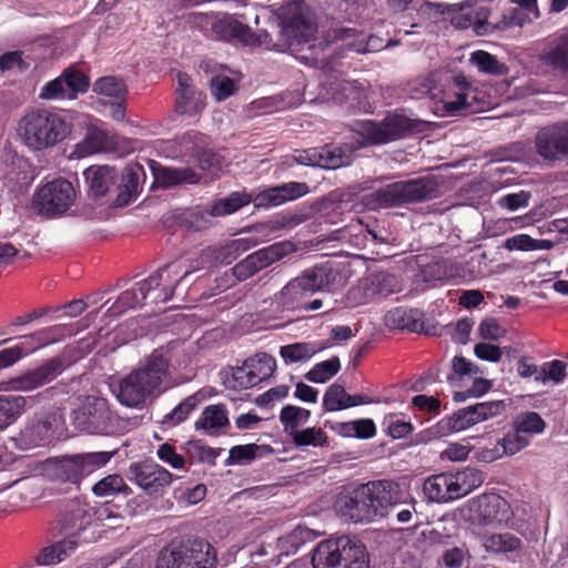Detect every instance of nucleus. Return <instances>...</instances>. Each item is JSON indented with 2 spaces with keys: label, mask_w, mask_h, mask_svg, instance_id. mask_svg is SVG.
<instances>
[{
  "label": "nucleus",
  "mask_w": 568,
  "mask_h": 568,
  "mask_svg": "<svg viewBox=\"0 0 568 568\" xmlns=\"http://www.w3.org/2000/svg\"><path fill=\"white\" fill-rule=\"evenodd\" d=\"M422 124V121L399 113H390L379 122L369 120L356 122L353 131L362 138L358 145L343 143L318 148L320 168L335 170L349 165L356 149L385 144L400 139L408 133L419 131Z\"/></svg>",
  "instance_id": "nucleus-1"
},
{
  "label": "nucleus",
  "mask_w": 568,
  "mask_h": 568,
  "mask_svg": "<svg viewBox=\"0 0 568 568\" xmlns=\"http://www.w3.org/2000/svg\"><path fill=\"white\" fill-rule=\"evenodd\" d=\"M170 357L162 349L153 351L136 369L124 376L115 390L118 400L131 408H141L145 402L166 389Z\"/></svg>",
  "instance_id": "nucleus-2"
},
{
  "label": "nucleus",
  "mask_w": 568,
  "mask_h": 568,
  "mask_svg": "<svg viewBox=\"0 0 568 568\" xmlns=\"http://www.w3.org/2000/svg\"><path fill=\"white\" fill-rule=\"evenodd\" d=\"M84 176L90 194L100 197L114 193V203L124 206L139 195L142 189L141 180L145 173L142 165L132 163L121 174L109 165L90 166L84 171Z\"/></svg>",
  "instance_id": "nucleus-3"
},
{
  "label": "nucleus",
  "mask_w": 568,
  "mask_h": 568,
  "mask_svg": "<svg viewBox=\"0 0 568 568\" xmlns=\"http://www.w3.org/2000/svg\"><path fill=\"white\" fill-rule=\"evenodd\" d=\"M71 131V125L58 113L47 109H31L18 124V132L26 145L33 150L53 146Z\"/></svg>",
  "instance_id": "nucleus-4"
},
{
  "label": "nucleus",
  "mask_w": 568,
  "mask_h": 568,
  "mask_svg": "<svg viewBox=\"0 0 568 568\" xmlns=\"http://www.w3.org/2000/svg\"><path fill=\"white\" fill-rule=\"evenodd\" d=\"M282 51H300L301 45L314 39L317 31L315 13L303 0H287L278 9Z\"/></svg>",
  "instance_id": "nucleus-5"
},
{
  "label": "nucleus",
  "mask_w": 568,
  "mask_h": 568,
  "mask_svg": "<svg viewBox=\"0 0 568 568\" xmlns=\"http://www.w3.org/2000/svg\"><path fill=\"white\" fill-rule=\"evenodd\" d=\"M217 551L207 540L190 537L163 547L155 568H216Z\"/></svg>",
  "instance_id": "nucleus-6"
},
{
  "label": "nucleus",
  "mask_w": 568,
  "mask_h": 568,
  "mask_svg": "<svg viewBox=\"0 0 568 568\" xmlns=\"http://www.w3.org/2000/svg\"><path fill=\"white\" fill-rule=\"evenodd\" d=\"M338 273L329 263L305 270L292 278L277 294L276 300L283 310H301L305 298L317 291L329 288L337 280Z\"/></svg>",
  "instance_id": "nucleus-7"
},
{
  "label": "nucleus",
  "mask_w": 568,
  "mask_h": 568,
  "mask_svg": "<svg viewBox=\"0 0 568 568\" xmlns=\"http://www.w3.org/2000/svg\"><path fill=\"white\" fill-rule=\"evenodd\" d=\"M314 568H369L365 545L348 536L321 541L312 557Z\"/></svg>",
  "instance_id": "nucleus-8"
},
{
  "label": "nucleus",
  "mask_w": 568,
  "mask_h": 568,
  "mask_svg": "<svg viewBox=\"0 0 568 568\" xmlns=\"http://www.w3.org/2000/svg\"><path fill=\"white\" fill-rule=\"evenodd\" d=\"M439 183L435 176H423L387 184L374 193L376 202L384 207L425 202L438 195Z\"/></svg>",
  "instance_id": "nucleus-9"
},
{
  "label": "nucleus",
  "mask_w": 568,
  "mask_h": 568,
  "mask_svg": "<svg viewBox=\"0 0 568 568\" xmlns=\"http://www.w3.org/2000/svg\"><path fill=\"white\" fill-rule=\"evenodd\" d=\"M74 410V420L81 430L90 434L105 435L112 432L113 413L106 398L87 395Z\"/></svg>",
  "instance_id": "nucleus-10"
},
{
  "label": "nucleus",
  "mask_w": 568,
  "mask_h": 568,
  "mask_svg": "<svg viewBox=\"0 0 568 568\" xmlns=\"http://www.w3.org/2000/svg\"><path fill=\"white\" fill-rule=\"evenodd\" d=\"M75 190L65 179H55L42 185L33 196V205L48 217L65 213L75 201Z\"/></svg>",
  "instance_id": "nucleus-11"
},
{
  "label": "nucleus",
  "mask_w": 568,
  "mask_h": 568,
  "mask_svg": "<svg viewBox=\"0 0 568 568\" xmlns=\"http://www.w3.org/2000/svg\"><path fill=\"white\" fill-rule=\"evenodd\" d=\"M189 274L190 271H183L179 263H169L139 282L138 291L142 298H150L155 304L164 303L173 296L178 284Z\"/></svg>",
  "instance_id": "nucleus-12"
},
{
  "label": "nucleus",
  "mask_w": 568,
  "mask_h": 568,
  "mask_svg": "<svg viewBox=\"0 0 568 568\" xmlns=\"http://www.w3.org/2000/svg\"><path fill=\"white\" fill-rule=\"evenodd\" d=\"M505 400L481 402L467 406L444 418L437 424V433L446 435L450 432H460L478 423L500 416L506 412Z\"/></svg>",
  "instance_id": "nucleus-13"
},
{
  "label": "nucleus",
  "mask_w": 568,
  "mask_h": 568,
  "mask_svg": "<svg viewBox=\"0 0 568 568\" xmlns=\"http://www.w3.org/2000/svg\"><path fill=\"white\" fill-rule=\"evenodd\" d=\"M534 149L546 164H555L567 160L568 120L541 126L535 134Z\"/></svg>",
  "instance_id": "nucleus-14"
},
{
  "label": "nucleus",
  "mask_w": 568,
  "mask_h": 568,
  "mask_svg": "<svg viewBox=\"0 0 568 568\" xmlns=\"http://www.w3.org/2000/svg\"><path fill=\"white\" fill-rule=\"evenodd\" d=\"M111 456L112 454L108 452H97L63 457L55 464V477L63 481L79 484L83 477L104 466Z\"/></svg>",
  "instance_id": "nucleus-15"
},
{
  "label": "nucleus",
  "mask_w": 568,
  "mask_h": 568,
  "mask_svg": "<svg viewBox=\"0 0 568 568\" xmlns=\"http://www.w3.org/2000/svg\"><path fill=\"white\" fill-rule=\"evenodd\" d=\"M373 520L388 516L389 511L404 503V491L398 483L389 479L371 480L363 484Z\"/></svg>",
  "instance_id": "nucleus-16"
},
{
  "label": "nucleus",
  "mask_w": 568,
  "mask_h": 568,
  "mask_svg": "<svg viewBox=\"0 0 568 568\" xmlns=\"http://www.w3.org/2000/svg\"><path fill=\"white\" fill-rule=\"evenodd\" d=\"M191 21L201 28L210 26L212 38L217 40L230 41L236 39L243 43L254 41V34L250 27L232 16L217 19L204 13H194L191 16Z\"/></svg>",
  "instance_id": "nucleus-17"
},
{
  "label": "nucleus",
  "mask_w": 568,
  "mask_h": 568,
  "mask_svg": "<svg viewBox=\"0 0 568 568\" xmlns=\"http://www.w3.org/2000/svg\"><path fill=\"white\" fill-rule=\"evenodd\" d=\"M469 511L474 524L497 526L508 520L509 505L497 494H483L469 501Z\"/></svg>",
  "instance_id": "nucleus-18"
},
{
  "label": "nucleus",
  "mask_w": 568,
  "mask_h": 568,
  "mask_svg": "<svg viewBox=\"0 0 568 568\" xmlns=\"http://www.w3.org/2000/svg\"><path fill=\"white\" fill-rule=\"evenodd\" d=\"M134 481L150 496H161L171 485L173 475L155 463H139L130 466Z\"/></svg>",
  "instance_id": "nucleus-19"
},
{
  "label": "nucleus",
  "mask_w": 568,
  "mask_h": 568,
  "mask_svg": "<svg viewBox=\"0 0 568 568\" xmlns=\"http://www.w3.org/2000/svg\"><path fill=\"white\" fill-rule=\"evenodd\" d=\"M206 95L196 88L187 73L179 72L175 88V112L180 115L194 116L206 106Z\"/></svg>",
  "instance_id": "nucleus-20"
},
{
  "label": "nucleus",
  "mask_w": 568,
  "mask_h": 568,
  "mask_svg": "<svg viewBox=\"0 0 568 568\" xmlns=\"http://www.w3.org/2000/svg\"><path fill=\"white\" fill-rule=\"evenodd\" d=\"M60 420L59 408L50 407L37 414L32 422L23 428L22 439L32 446H44L50 443Z\"/></svg>",
  "instance_id": "nucleus-21"
},
{
  "label": "nucleus",
  "mask_w": 568,
  "mask_h": 568,
  "mask_svg": "<svg viewBox=\"0 0 568 568\" xmlns=\"http://www.w3.org/2000/svg\"><path fill=\"white\" fill-rule=\"evenodd\" d=\"M334 508L342 517L351 521H374L363 484L348 494H339L334 503Z\"/></svg>",
  "instance_id": "nucleus-22"
},
{
  "label": "nucleus",
  "mask_w": 568,
  "mask_h": 568,
  "mask_svg": "<svg viewBox=\"0 0 568 568\" xmlns=\"http://www.w3.org/2000/svg\"><path fill=\"white\" fill-rule=\"evenodd\" d=\"M454 92L453 97L446 94L442 100L443 110L448 115H460L475 113V103L477 102L476 90L462 74L455 75L453 80Z\"/></svg>",
  "instance_id": "nucleus-23"
},
{
  "label": "nucleus",
  "mask_w": 568,
  "mask_h": 568,
  "mask_svg": "<svg viewBox=\"0 0 568 568\" xmlns=\"http://www.w3.org/2000/svg\"><path fill=\"white\" fill-rule=\"evenodd\" d=\"M63 368V363L60 358L53 357L40 366L27 371L24 374L11 381L12 388L16 390L31 392L50 382H52Z\"/></svg>",
  "instance_id": "nucleus-24"
},
{
  "label": "nucleus",
  "mask_w": 568,
  "mask_h": 568,
  "mask_svg": "<svg viewBox=\"0 0 568 568\" xmlns=\"http://www.w3.org/2000/svg\"><path fill=\"white\" fill-rule=\"evenodd\" d=\"M252 201L251 195L246 193L233 192L229 196L214 201L209 211L195 212L191 216L192 224L196 230L206 227V214L210 216H224L232 214L248 204Z\"/></svg>",
  "instance_id": "nucleus-25"
},
{
  "label": "nucleus",
  "mask_w": 568,
  "mask_h": 568,
  "mask_svg": "<svg viewBox=\"0 0 568 568\" xmlns=\"http://www.w3.org/2000/svg\"><path fill=\"white\" fill-rule=\"evenodd\" d=\"M150 166L155 182L162 189L174 187L184 183L195 184L200 181V174L189 166L170 168L155 161H151Z\"/></svg>",
  "instance_id": "nucleus-26"
},
{
  "label": "nucleus",
  "mask_w": 568,
  "mask_h": 568,
  "mask_svg": "<svg viewBox=\"0 0 568 568\" xmlns=\"http://www.w3.org/2000/svg\"><path fill=\"white\" fill-rule=\"evenodd\" d=\"M308 192L306 183L288 182L261 192L255 201L257 205L277 206L287 201L296 200Z\"/></svg>",
  "instance_id": "nucleus-27"
},
{
  "label": "nucleus",
  "mask_w": 568,
  "mask_h": 568,
  "mask_svg": "<svg viewBox=\"0 0 568 568\" xmlns=\"http://www.w3.org/2000/svg\"><path fill=\"white\" fill-rule=\"evenodd\" d=\"M36 397L14 394L0 395V430L13 424L27 409L33 407Z\"/></svg>",
  "instance_id": "nucleus-28"
},
{
  "label": "nucleus",
  "mask_w": 568,
  "mask_h": 568,
  "mask_svg": "<svg viewBox=\"0 0 568 568\" xmlns=\"http://www.w3.org/2000/svg\"><path fill=\"white\" fill-rule=\"evenodd\" d=\"M91 524V516L80 505H75L71 509L67 510L59 519L60 532L65 537L63 539H73L75 541V548L79 545L80 534L87 529Z\"/></svg>",
  "instance_id": "nucleus-29"
},
{
  "label": "nucleus",
  "mask_w": 568,
  "mask_h": 568,
  "mask_svg": "<svg viewBox=\"0 0 568 568\" xmlns=\"http://www.w3.org/2000/svg\"><path fill=\"white\" fill-rule=\"evenodd\" d=\"M327 91L336 103L351 108H359L365 98V89L357 81L335 80L328 84Z\"/></svg>",
  "instance_id": "nucleus-30"
},
{
  "label": "nucleus",
  "mask_w": 568,
  "mask_h": 568,
  "mask_svg": "<svg viewBox=\"0 0 568 568\" xmlns=\"http://www.w3.org/2000/svg\"><path fill=\"white\" fill-rule=\"evenodd\" d=\"M423 491L433 503H448L457 499L449 473H442L428 477L423 485Z\"/></svg>",
  "instance_id": "nucleus-31"
},
{
  "label": "nucleus",
  "mask_w": 568,
  "mask_h": 568,
  "mask_svg": "<svg viewBox=\"0 0 568 568\" xmlns=\"http://www.w3.org/2000/svg\"><path fill=\"white\" fill-rule=\"evenodd\" d=\"M455 496L462 498L484 483V475L480 470L467 467L456 473H449Z\"/></svg>",
  "instance_id": "nucleus-32"
},
{
  "label": "nucleus",
  "mask_w": 568,
  "mask_h": 568,
  "mask_svg": "<svg viewBox=\"0 0 568 568\" xmlns=\"http://www.w3.org/2000/svg\"><path fill=\"white\" fill-rule=\"evenodd\" d=\"M75 549L74 538L62 539L57 544L42 548L36 556V562L41 566L53 565L65 559Z\"/></svg>",
  "instance_id": "nucleus-33"
},
{
  "label": "nucleus",
  "mask_w": 568,
  "mask_h": 568,
  "mask_svg": "<svg viewBox=\"0 0 568 568\" xmlns=\"http://www.w3.org/2000/svg\"><path fill=\"white\" fill-rule=\"evenodd\" d=\"M418 315L419 312L416 310L397 307L389 311L385 318L387 325L390 327L419 332L423 331L424 323L420 321Z\"/></svg>",
  "instance_id": "nucleus-34"
},
{
  "label": "nucleus",
  "mask_w": 568,
  "mask_h": 568,
  "mask_svg": "<svg viewBox=\"0 0 568 568\" xmlns=\"http://www.w3.org/2000/svg\"><path fill=\"white\" fill-rule=\"evenodd\" d=\"M205 398L202 392H196L184 398L176 407L170 413L164 415L162 424L173 427L187 419L189 415L202 403Z\"/></svg>",
  "instance_id": "nucleus-35"
},
{
  "label": "nucleus",
  "mask_w": 568,
  "mask_h": 568,
  "mask_svg": "<svg viewBox=\"0 0 568 568\" xmlns=\"http://www.w3.org/2000/svg\"><path fill=\"white\" fill-rule=\"evenodd\" d=\"M310 417L311 412L308 409L294 405L284 406L280 413V420L283 425L284 433L291 438L301 430L300 426L306 424Z\"/></svg>",
  "instance_id": "nucleus-36"
},
{
  "label": "nucleus",
  "mask_w": 568,
  "mask_h": 568,
  "mask_svg": "<svg viewBox=\"0 0 568 568\" xmlns=\"http://www.w3.org/2000/svg\"><path fill=\"white\" fill-rule=\"evenodd\" d=\"M294 252V245L288 242H277L253 253L260 270H264L273 263Z\"/></svg>",
  "instance_id": "nucleus-37"
},
{
  "label": "nucleus",
  "mask_w": 568,
  "mask_h": 568,
  "mask_svg": "<svg viewBox=\"0 0 568 568\" xmlns=\"http://www.w3.org/2000/svg\"><path fill=\"white\" fill-rule=\"evenodd\" d=\"M483 546L489 552L506 554L519 550L523 546L521 540L510 534H490L483 537Z\"/></svg>",
  "instance_id": "nucleus-38"
},
{
  "label": "nucleus",
  "mask_w": 568,
  "mask_h": 568,
  "mask_svg": "<svg viewBox=\"0 0 568 568\" xmlns=\"http://www.w3.org/2000/svg\"><path fill=\"white\" fill-rule=\"evenodd\" d=\"M106 134L97 128H90L85 138L75 145L74 154L78 158H84L108 149Z\"/></svg>",
  "instance_id": "nucleus-39"
},
{
  "label": "nucleus",
  "mask_w": 568,
  "mask_h": 568,
  "mask_svg": "<svg viewBox=\"0 0 568 568\" xmlns=\"http://www.w3.org/2000/svg\"><path fill=\"white\" fill-rule=\"evenodd\" d=\"M544 60L554 69L568 74V34L558 37L545 52Z\"/></svg>",
  "instance_id": "nucleus-40"
},
{
  "label": "nucleus",
  "mask_w": 568,
  "mask_h": 568,
  "mask_svg": "<svg viewBox=\"0 0 568 568\" xmlns=\"http://www.w3.org/2000/svg\"><path fill=\"white\" fill-rule=\"evenodd\" d=\"M175 143L182 155L194 159H197L202 151L210 145L209 138L196 131L185 132L183 135L176 138Z\"/></svg>",
  "instance_id": "nucleus-41"
},
{
  "label": "nucleus",
  "mask_w": 568,
  "mask_h": 568,
  "mask_svg": "<svg viewBox=\"0 0 568 568\" xmlns=\"http://www.w3.org/2000/svg\"><path fill=\"white\" fill-rule=\"evenodd\" d=\"M323 348L324 346H318L315 343H293L282 346L280 355L286 364H292L307 361Z\"/></svg>",
  "instance_id": "nucleus-42"
},
{
  "label": "nucleus",
  "mask_w": 568,
  "mask_h": 568,
  "mask_svg": "<svg viewBox=\"0 0 568 568\" xmlns=\"http://www.w3.org/2000/svg\"><path fill=\"white\" fill-rule=\"evenodd\" d=\"M456 264L448 258L432 261L424 265L420 270L422 277L425 282L452 278L456 275Z\"/></svg>",
  "instance_id": "nucleus-43"
},
{
  "label": "nucleus",
  "mask_w": 568,
  "mask_h": 568,
  "mask_svg": "<svg viewBox=\"0 0 568 568\" xmlns=\"http://www.w3.org/2000/svg\"><path fill=\"white\" fill-rule=\"evenodd\" d=\"M246 366L250 368L248 374L256 379L257 385L273 375L276 368V361L267 353H258L246 359Z\"/></svg>",
  "instance_id": "nucleus-44"
},
{
  "label": "nucleus",
  "mask_w": 568,
  "mask_h": 568,
  "mask_svg": "<svg viewBox=\"0 0 568 568\" xmlns=\"http://www.w3.org/2000/svg\"><path fill=\"white\" fill-rule=\"evenodd\" d=\"M261 452L272 453L273 449L270 446L256 445V444H247V445H237L230 449L229 457L226 459V465L234 464H248L254 460L257 456L261 455Z\"/></svg>",
  "instance_id": "nucleus-45"
},
{
  "label": "nucleus",
  "mask_w": 568,
  "mask_h": 568,
  "mask_svg": "<svg viewBox=\"0 0 568 568\" xmlns=\"http://www.w3.org/2000/svg\"><path fill=\"white\" fill-rule=\"evenodd\" d=\"M469 61L483 73L504 75L508 72V68L504 63L499 62L495 55L483 50L473 52Z\"/></svg>",
  "instance_id": "nucleus-46"
},
{
  "label": "nucleus",
  "mask_w": 568,
  "mask_h": 568,
  "mask_svg": "<svg viewBox=\"0 0 568 568\" xmlns=\"http://www.w3.org/2000/svg\"><path fill=\"white\" fill-rule=\"evenodd\" d=\"M93 91L100 95L124 100L128 88L124 81L113 75H106L98 79L93 84Z\"/></svg>",
  "instance_id": "nucleus-47"
},
{
  "label": "nucleus",
  "mask_w": 568,
  "mask_h": 568,
  "mask_svg": "<svg viewBox=\"0 0 568 568\" xmlns=\"http://www.w3.org/2000/svg\"><path fill=\"white\" fill-rule=\"evenodd\" d=\"M92 491L100 497L122 494L124 496L131 495L132 489L125 484L124 479L118 475H109L98 481Z\"/></svg>",
  "instance_id": "nucleus-48"
},
{
  "label": "nucleus",
  "mask_w": 568,
  "mask_h": 568,
  "mask_svg": "<svg viewBox=\"0 0 568 568\" xmlns=\"http://www.w3.org/2000/svg\"><path fill=\"white\" fill-rule=\"evenodd\" d=\"M229 423L226 410L223 405H210L202 413L201 418L195 422L196 429H216Z\"/></svg>",
  "instance_id": "nucleus-49"
},
{
  "label": "nucleus",
  "mask_w": 568,
  "mask_h": 568,
  "mask_svg": "<svg viewBox=\"0 0 568 568\" xmlns=\"http://www.w3.org/2000/svg\"><path fill=\"white\" fill-rule=\"evenodd\" d=\"M554 243L549 240H535L527 234H517L508 237L504 247L508 251H536V250H550Z\"/></svg>",
  "instance_id": "nucleus-50"
},
{
  "label": "nucleus",
  "mask_w": 568,
  "mask_h": 568,
  "mask_svg": "<svg viewBox=\"0 0 568 568\" xmlns=\"http://www.w3.org/2000/svg\"><path fill=\"white\" fill-rule=\"evenodd\" d=\"M292 440L297 447H327L329 444L327 434L322 428L317 427L301 429L292 437Z\"/></svg>",
  "instance_id": "nucleus-51"
},
{
  "label": "nucleus",
  "mask_w": 568,
  "mask_h": 568,
  "mask_svg": "<svg viewBox=\"0 0 568 568\" xmlns=\"http://www.w3.org/2000/svg\"><path fill=\"white\" fill-rule=\"evenodd\" d=\"M341 368V362L337 356L316 364L305 377L312 383H325L335 376Z\"/></svg>",
  "instance_id": "nucleus-52"
},
{
  "label": "nucleus",
  "mask_w": 568,
  "mask_h": 568,
  "mask_svg": "<svg viewBox=\"0 0 568 568\" xmlns=\"http://www.w3.org/2000/svg\"><path fill=\"white\" fill-rule=\"evenodd\" d=\"M140 292L135 288H130L121 293L118 300L106 310V315L118 316L123 314L130 308H134L140 305L141 301H144Z\"/></svg>",
  "instance_id": "nucleus-53"
},
{
  "label": "nucleus",
  "mask_w": 568,
  "mask_h": 568,
  "mask_svg": "<svg viewBox=\"0 0 568 568\" xmlns=\"http://www.w3.org/2000/svg\"><path fill=\"white\" fill-rule=\"evenodd\" d=\"M196 162L201 170L207 171L212 176L219 175L226 165L224 156L212 150L210 145L202 151Z\"/></svg>",
  "instance_id": "nucleus-54"
},
{
  "label": "nucleus",
  "mask_w": 568,
  "mask_h": 568,
  "mask_svg": "<svg viewBox=\"0 0 568 568\" xmlns=\"http://www.w3.org/2000/svg\"><path fill=\"white\" fill-rule=\"evenodd\" d=\"M347 400H349V395L344 386L335 383L327 388L323 398V406L327 412L341 410L347 408Z\"/></svg>",
  "instance_id": "nucleus-55"
},
{
  "label": "nucleus",
  "mask_w": 568,
  "mask_h": 568,
  "mask_svg": "<svg viewBox=\"0 0 568 568\" xmlns=\"http://www.w3.org/2000/svg\"><path fill=\"white\" fill-rule=\"evenodd\" d=\"M221 449H214L210 446L202 444L199 440L189 442L186 444V454L192 462L207 463L215 465V459L220 455Z\"/></svg>",
  "instance_id": "nucleus-56"
},
{
  "label": "nucleus",
  "mask_w": 568,
  "mask_h": 568,
  "mask_svg": "<svg viewBox=\"0 0 568 568\" xmlns=\"http://www.w3.org/2000/svg\"><path fill=\"white\" fill-rule=\"evenodd\" d=\"M514 424L519 428V432H524L527 435L540 434L546 428L545 420L536 412L519 414Z\"/></svg>",
  "instance_id": "nucleus-57"
},
{
  "label": "nucleus",
  "mask_w": 568,
  "mask_h": 568,
  "mask_svg": "<svg viewBox=\"0 0 568 568\" xmlns=\"http://www.w3.org/2000/svg\"><path fill=\"white\" fill-rule=\"evenodd\" d=\"M64 87L68 89L69 99H75L78 93H83L89 88V78L77 70H65L62 74Z\"/></svg>",
  "instance_id": "nucleus-58"
},
{
  "label": "nucleus",
  "mask_w": 568,
  "mask_h": 568,
  "mask_svg": "<svg viewBox=\"0 0 568 568\" xmlns=\"http://www.w3.org/2000/svg\"><path fill=\"white\" fill-rule=\"evenodd\" d=\"M567 363L554 359L541 366L540 372L536 375L535 381L546 383L548 379L556 384L561 383L566 377Z\"/></svg>",
  "instance_id": "nucleus-59"
},
{
  "label": "nucleus",
  "mask_w": 568,
  "mask_h": 568,
  "mask_svg": "<svg viewBox=\"0 0 568 568\" xmlns=\"http://www.w3.org/2000/svg\"><path fill=\"white\" fill-rule=\"evenodd\" d=\"M251 248V242L245 239H239L232 241L229 245L223 246L216 255V258H220L222 263L230 264L234 261L240 254L248 251Z\"/></svg>",
  "instance_id": "nucleus-60"
},
{
  "label": "nucleus",
  "mask_w": 568,
  "mask_h": 568,
  "mask_svg": "<svg viewBox=\"0 0 568 568\" xmlns=\"http://www.w3.org/2000/svg\"><path fill=\"white\" fill-rule=\"evenodd\" d=\"M501 444L506 454L514 455L529 444V438L527 434L519 432V428L515 426L513 432L506 434Z\"/></svg>",
  "instance_id": "nucleus-61"
},
{
  "label": "nucleus",
  "mask_w": 568,
  "mask_h": 568,
  "mask_svg": "<svg viewBox=\"0 0 568 568\" xmlns=\"http://www.w3.org/2000/svg\"><path fill=\"white\" fill-rule=\"evenodd\" d=\"M55 329H58L57 326L23 336V341L19 345L24 346V355L50 343L52 341L51 333Z\"/></svg>",
  "instance_id": "nucleus-62"
},
{
  "label": "nucleus",
  "mask_w": 568,
  "mask_h": 568,
  "mask_svg": "<svg viewBox=\"0 0 568 568\" xmlns=\"http://www.w3.org/2000/svg\"><path fill=\"white\" fill-rule=\"evenodd\" d=\"M235 91V82L226 75H216L211 79V92L217 101H223Z\"/></svg>",
  "instance_id": "nucleus-63"
},
{
  "label": "nucleus",
  "mask_w": 568,
  "mask_h": 568,
  "mask_svg": "<svg viewBox=\"0 0 568 568\" xmlns=\"http://www.w3.org/2000/svg\"><path fill=\"white\" fill-rule=\"evenodd\" d=\"M260 267L257 266V262L254 258L253 253L247 255L244 260L235 264L232 268L233 275L239 281H245L260 272Z\"/></svg>",
  "instance_id": "nucleus-64"
}]
</instances>
